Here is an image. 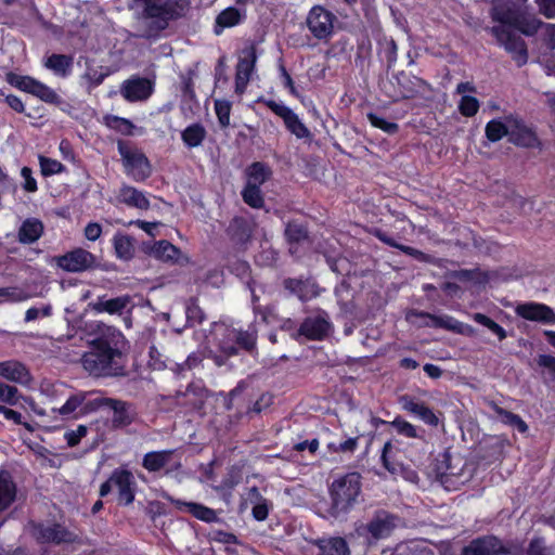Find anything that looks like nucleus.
Segmentation results:
<instances>
[{"instance_id":"1","label":"nucleus","mask_w":555,"mask_h":555,"mask_svg":"<svg viewBox=\"0 0 555 555\" xmlns=\"http://www.w3.org/2000/svg\"><path fill=\"white\" fill-rule=\"evenodd\" d=\"M125 344L122 333L108 327L107 333L94 339L91 350L82 356L83 369L96 376L117 374L122 369L121 351Z\"/></svg>"},{"instance_id":"2","label":"nucleus","mask_w":555,"mask_h":555,"mask_svg":"<svg viewBox=\"0 0 555 555\" xmlns=\"http://www.w3.org/2000/svg\"><path fill=\"white\" fill-rule=\"evenodd\" d=\"M361 491L360 475L347 474L332 483V505L330 514L336 519H343L356 504Z\"/></svg>"},{"instance_id":"3","label":"nucleus","mask_w":555,"mask_h":555,"mask_svg":"<svg viewBox=\"0 0 555 555\" xmlns=\"http://www.w3.org/2000/svg\"><path fill=\"white\" fill-rule=\"evenodd\" d=\"M118 152L121 156L127 175L135 181H143L151 175V165L146 156L138 149L124 142H118Z\"/></svg>"},{"instance_id":"4","label":"nucleus","mask_w":555,"mask_h":555,"mask_svg":"<svg viewBox=\"0 0 555 555\" xmlns=\"http://www.w3.org/2000/svg\"><path fill=\"white\" fill-rule=\"evenodd\" d=\"M492 34L498 39L499 43L512 55L518 66H522L527 63V47L520 35L505 24L493 27Z\"/></svg>"},{"instance_id":"5","label":"nucleus","mask_w":555,"mask_h":555,"mask_svg":"<svg viewBox=\"0 0 555 555\" xmlns=\"http://www.w3.org/2000/svg\"><path fill=\"white\" fill-rule=\"evenodd\" d=\"M8 81L20 90L30 93L50 104L61 103L59 94L49 86L28 76L8 75Z\"/></svg>"},{"instance_id":"6","label":"nucleus","mask_w":555,"mask_h":555,"mask_svg":"<svg viewBox=\"0 0 555 555\" xmlns=\"http://www.w3.org/2000/svg\"><path fill=\"white\" fill-rule=\"evenodd\" d=\"M335 15L321 5H314L308 13L306 24L314 38L325 40L334 30Z\"/></svg>"},{"instance_id":"7","label":"nucleus","mask_w":555,"mask_h":555,"mask_svg":"<svg viewBox=\"0 0 555 555\" xmlns=\"http://www.w3.org/2000/svg\"><path fill=\"white\" fill-rule=\"evenodd\" d=\"M91 409L108 408L112 411V424L114 427L128 426L134 417V413L130 404L116 399L95 396L89 404Z\"/></svg>"},{"instance_id":"8","label":"nucleus","mask_w":555,"mask_h":555,"mask_svg":"<svg viewBox=\"0 0 555 555\" xmlns=\"http://www.w3.org/2000/svg\"><path fill=\"white\" fill-rule=\"evenodd\" d=\"M399 451L398 440H390L384 444L382 452V461L385 468L395 476H400L410 482H417V473L397 462V454Z\"/></svg>"},{"instance_id":"9","label":"nucleus","mask_w":555,"mask_h":555,"mask_svg":"<svg viewBox=\"0 0 555 555\" xmlns=\"http://www.w3.org/2000/svg\"><path fill=\"white\" fill-rule=\"evenodd\" d=\"M142 466L150 473L166 469L167 473L181 467V461L175 450H162L147 452L142 460Z\"/></svg>"},{"instance_id":"10","label":"nucleus","mask_w":555,"mask_h":555,"mask_svg":"<svg viewBox=\"0 0 555 555\" xmlns=\"http://www.w3.org/2000/svg\"><path fill=\"white\" fill-rule=\"evenodd\" d=\"M94 395V391H77L72 393L61 408L53 411L63 417H77L94 412L96 409H91L89 405L95 398Z\"/></svg>"},{"instance_id":"11","label":"nucleus","mask_w":555,"mask_h":555,"mask_svg":"<svg viewBox=\"0 0 555 555\" xmlns=\"http://www.w3.org/2000/svg\"><path fill=\"white\" fill-rule=\"evenodd\" d=\"M57 267L67 272H82L92 268L95 257L88 250L76 248L55 258Z\"/></svg>"},{"instance_id":"12","label":"nucleus","mask_w":555,"mask_h":555,"mask_svg":"<svg viewBox=\"0 0 555 555\" xmlns=\"http://www.w3.org/2000/svg\"><path fill=\"white\" fill-rule=\"evenodd\" d=\"M257 55L253 46L243 50L236 66L235 91L243 93L249 82L251 73L254 72Z\"/></svg>"},{"instance_id":"13","label":"nucleus","mask_w":555,"mask_h":555,"mask_svg":"<svg viewBox=\"0 0 555 555\" xmlns=\"http://www.w3.org/2000/svg\"><path fill=\"white\" fill-rule=\"evenodd\" d=\"M120 93L129 102L144 101L153 93V82L146 78H131L122 83Z\"/></svg>"},{"instance_id":"14","label":"nucleus","mask_w":555,"mask_h":555,"mask_svg":"<svg viewBox=\"0 0 555 555\" xmlns=\"http://www.w3.org/2000/svg\"><path fill=\"white\" fill-rule=\"evenodd\" d=\"M517 315L535 322L545 324L555 323V312L546 305L538 302H527L518 305L515 309Z\"/></svg>"},{"instance_id":"15","label":"nucleus","mask_w":555,"mask_h":555,"mask_svg":"<svg viewBox=\"0 0 555 555\" xmlns=\"http://www.w3.org/2000/svg\"><path fill=\"white\" fill-rule=\"evenodd\" d=\"M134 3L142 9L145 18L167 21L175 16L173 3L168 0H135Z\"/></svg>"},{"instance_id":"16","label":"nucleus","mask_w":555,"mask_h":555,"mask_svg":"<svg viewBox=\"0 0 555 555\" xmlns=\"http://www.w3.org/2000/svg\"><path fill=\"white\" fill-rule=\"evenodd\" d=\"M331 331V323L326 313L307 318L299 328V334L311 340L323 339Z\"/></svg>"},{"instance_id":"17","label":"nucleus","mask_w":555,"mask_h":555,"mask_svg":"<svg viewBox=\"0 0 555 555\" xmlns=\"http://www.w3.org/2000/svg\"><path fill=\"white\" fill-rule=\"evenodd\" d=\"M463 555H512L494 537L473 541L464 548Z\"/></svg>"},{"instance_id":"18","label":"nucleus","mask_w":555,"mask_h":555,"mask_svg":"<svg viewBox=\"0 0 555 555\" xmlns=\"http://www.w3.org/2000/svg\"><path fill=\"white\" fill-rule=\"evenodd\" d=\"M112 482L118 491V500L128 505L134 500V480L129 470L117 469L112 474Z\"/></svg>"},{"instance_id":"19","label":"nucleus","mask_w":555,"mask_h":555,"mask_svg":"<svg viewBox=\"0 0 555 555\" xmlns=\"http://www.w3.org/2000/svg\"><path fill=\"white\" fill-rule=\"evenodd\" d=\"M34 537L40 542H72L74 541L73 533L65 530L60 525L43 526L36 525L33 527Z\"/></svg>"},{"instance_id":"20","label":"nucleus","mask_w":555,"mask_h":555,"mask_svg":"<svg viewBox=\"0 0 555 555\" xmlns=\"http://www.w3.org/2000/svg\"><path fill=\"white\" fill-rule=\"evenodd\" d=\"M509 122L512 124L509 132L511 142L525 147H533L538 144V139L534 132L526 125H524L519 119L509 116Z\"/></svg>"},{"instance_id":"21","label":"nucleus","mask_w":555,"mask_h":555,"mask_svg":"<svg viewBox=\"0 0 555 555\" xmlns=\"http://www.w3.org/2000/svg\"><path fill=\"white\" fill-rule=\"evenodd\" d=\"M0 376L18 384H28L31 380L28 369L16 360L0 362Z\"/></svg>"},{"instance_id":"22","label":"nucleus","mask_w":555,"mask_h":555,"mask_svg":"<svg viewBox=\"0 0 555 555\" xmlns=\"http://www.w3.org/2000/svg\"><path fill=\"white\" fill-rule=\"evenodd\" d=\"M165 498L168 501H170L178 511L188 512L199 520L210 522L217 518V515L214 509L202 504L193 502H183L180 500H176L170 495H165Z\"/></svg>"},{"instance_id":"23","label":"nucleus","mask_w":555,"mask_h":555,"mask_svg":"<svg viewBox=\"0 0 555 555\" xmlns=\"http://www.w3.org/2000/svg\"><path fill=\"white\" fill-rule=\"evenodd\" d=\"M150 255L157 260L169 263L180 262L183 258L181 250L165 240L154 243L150 248Z\"/></svg>"},{"instance_id":"24","label":"nucleus","mask_w":555,"mask_h":555,"mask_svg":"<svg viewBox=\"0 0 555 555\" xmlns=\"http://www.w3.org/2000/svg\"><path fill=\"white\" fill-rule=\"evenodd\" d=\"M400 402L403 410L412 413L413 415L422 420L424 423L431 426L438 425L439 420L437 415L434 413L431 409H429L424 403L417 402L409 397H402Z\"/></svg>"},{"instance_id":"25","label":"nucleus","mask_w":555,"mask_h":555,"mask_svg":"<svg viewBox=\"0 0 555 555\" xmlns=\"http://www.w3.org/2000/svg\"><path fill=\"white\" fill-rule=\"evenodd\" d=\"M118 199L127 206L146 210L150 207V201L146 195L138 189L124 185L119 190Z\"/></svg>"},{"instance_id":"26","label":"nucleus","mask_w":555,"mask_h":555,"mask_svg":"<svg viewBox=\"0 0 555 555\" xmlns=\"http://www.w3.org/2000/svg\"><path fill=\"white\" fill-rule=\"evenodd\" d=\"M130 302L129 296H120L112 299L99 298L90 304L91 309L96 313L107 312L109 314H119Z\"/></svg>"},{"instance_id":"27","label":"nucleus","mask_w":555,"mask_h":555,"mask_svg":"<svg viewBox=\"0 0 555 555\" xmlns=\"http://www.w3.org/2000/svg\"><path fill=\"white\" fill-rule=\"evenodd\" d=\"M395 527L393 518L383 514L377 515L365 527L373 540H379L388 537Z\"/></svg>"},{"instance_id":"28","label":"nucleus","mask_w":555,"mask_h":555,"mask_svg":"<svg viewBox=\"0 0 555 555\" xmlns=\"http://www.w3.org/2000/svg\"><path fill=\"white\" fill-rule=\"evenodd\" d=\"M245 17V12L230 7L223 10L216 18L215 33L220 35L224 28L238 25Z\"/></svg>"},{"instance_id":"29","label":"nucleus","mask_w":555,"mask_h":555,"mask_svg":"<svg viewBox=\"0 0 555 555\" xmlns=\"http://www.w3.org/2000/svg\"><path fill=\"white\" fill-rule=\"evenodd\" d=\"M43 232V225L38 219L31 218L25 220L18 230V240L23 244L36 242Z\"/></svg>"},{"instance_id":"30","label":"nucleus","mask_w":555,"mask_h":555,"mask_svg":"<svg viewBox=\"0 0 555 555\" xmlns=\"http://www.w3.org/2000/svg\"><path fill=\"white\" fill-rule=\"evenodd\" d=\"M44 66L56 76L66 77L72 70L73 59L64 54H52L47 57Z\"/></svg>"},{"instance_id":"31","label":"nucleus","mask_w":555,"mask_h":555,"mask_svg":"<svg viewBox=\"0 0 555 555\" xmlns=\"http://www.w3.org/2000/svg\"><path fill=\"white\" fill-rule=\"evenodd\" d=\"M490 406L493 410V412L495 413L496 417L503 424L514 427L520 433H526L528 430V425L517 414H514L507 410H504L495 403H491Z\"/></svg>"},{"instance_id":"32","label":"nucleus","mask_w":555,"mask_h":555,"mask_svg":"<svg viewBox=\"0 0 555 555\" xmlns=\"http://www.w3.org/2000/svg\"><path fill=\"white\" fill-rule=\"evenodd\" d=\"M15 499V486L7 472L0 473V512L4 511Z\"/></svg>"},{"instance_id":"33","label":"nucleus","mask_w":555,"mask_h":555,"mask_svg":"<svg viewBox=\"0 0 555 555\" xmlns=\"http://www.w3.org/2000/svg\"><path fill=\"white\" fill-rule=\"evenodd\" d=\"M511 128L509 116L505 117L504 121L492 119L486 125V135L490 141L496 142L505 135L509 137Z\"/></svg>"},{"instance_id":"34","label":"nucleus","mask_w":555,"mask_h":555,"mask_svg":"<svg viewBox=\"0 0 555 555\" xmlns=\"http://www.w3.org/2000/svg\"><path fill=\"white\" fill-rule=\"evenodd\" d=\"M271 171L262 163H254L246 170V185L261 186L270 177Z\"/></svg>"},{"instance_id":"35","label":"nucleus","mask_w":555,"mask_h":555,"mask_svg":"<svg viewBox=\"0 0 555 555\" xmlns=\"http://www.w3.org/2000/svg\"><path fill=\"white\" fill-rule=\"evenodd\" d=\"M205 137V128L198 124L186 127L181 134L182 141L190 149L199 146Z\"/></svg>"},{"instance_id":"36","label":"nucleus","mask_w":555,"mask_h":555,"mask_svg":"<svg viewBox=\"0 0 555 555\" xmlns=\"http://www.w3.org/2000/svg\"><path fill=\"white\" fill-rule=\"evenodd\" d=\"M322 555H349V547L343 538H331L321 544Z\"/></svg>"},{"instance_id":"37","label":"nucleus","mask_w":555,"mask_h":555,"mask_svg":"<svg viewBox=\"0 0 555 555\" xmlns=\"http://www.w3.org/2000/svg\"><path fill=\"white\" fill-rule=\"evenodd\" d=\"M249 498L255 503L253 506V516L257 520H264L268 516V505L264 499L259 495L257 488L249 490Z\"/></svg>"},{"instance_id":"38","label":"nucleus","mask_w":555,"mask_h":555,"mask_svg":"<svg viewBox=\"0 0 555 555\" xmlns=\"http://www.w3.org/2000/svg\"><path fill=\"white\" fill-rule=\"evenodd\" d=\"M244 202L253 208H260L263 205V196L260 186L246 185L242 192Z\"/></svg>"},{"instance_id":"39","label":"nucleus","mask_w":555,"mask_h":555,"mask_svg":"<svg viewBox=\"0 0 555 555\" xmlns=\"http://www.w3.org/2000/svg\"><path fill=\"white\" fill-rule=\"evenodd\" d=\"M286 128L298 139H306L311 137L309 129L301 122L298 116L294 113L284 120Z\"/></svg>"},{"instance_id":"40","label":"nucleus","mask_w":555,"mask_h":555,"mask_svg":"<svg viewBox=\"0 0 555 555\" xmlns=\"http://www.w3.org/2000/svg\"><path fill=\"white\" fill-rule=\"evenodd\" d=\"M515 25L519 31L527 36L534 35L539 28L543 26L542 23L533 16L517 18L515 20Z\"/></svg>"},{"instance_id":"41","label":"nucleus","mask_w":555,"mask_h":555,"mask_svg":"<svg viewBox=\"0 0 555 555\" xmlns=\"http://www.w3.org/2000/svg\"><path fill=\"white\" fill-rule=\"evenodd\" d=\"M479 101L470 95H463L459 102V111L463 116H475L479 109Z\"/></svg>"},{"instance_id":"42","label":"nucleus","mask_w":555,"mask_h":555,"mask_svg":"<svg viewBox=\"0 0 555 555\" xmlns=\"http://www.w3.org/2000/svg\"><path fill=\"white\" fill-rule=\"evenodd\" d=\"M41 173L46 177L62 172L65 167L56 159L39 156Z\"/></svg>"},{"instance_id":"43","label":"nucleus","mask_w":555,"mask_h":555,"mask_svg":"<svg viewBox=\"0 0 555 555\" xmlns=\"http://www.w3.org/2000/svg\"><path fill=\"white\" fill-rule=\"evenodd\" d=\"M367 119L373 127L378 128L388 134H393L398 131L397 124L388 121L374 113H369Z\"/></svg>"},{"instance_id":"44","label":"nucleus","mask_w":555,"mask_h":555,"mask_svg":"<svg viewBox=\"0 0 555 555\" xmlns=\"http://www.w3.org/2000/svg\"><path fill=\"white\" fill-rule=\"evenodd\" d=\"M474 320L477 323L488 327L493 334H495L499 337L500 340H502L506 337L505 330L501 325H499L496 322H494L493 320L488 318L487 315L481 314V313H476V314H474Z\"/></svg>"},{"instance_id":"45","label":"nucleus","mask_w":555,"mask_h":555,"mask_svg":"<svg viewBox=\"0 0 555 555\" xmlns=\"http://www.w3.org/2000/svg\"><path fill=\"white\" fill-rule=\"evenodd\" d=\"M115 251L121 259H130L133 254V246L127 236L116 237L114 240Z\"/></svg>"},{"instance_id":"46","label":"nucleus","mask_w":555,"mask_h":555,"mask_svg":"<svg viewBox=\"0 0 555 555\" xmlns=\"http://www.w3.org/2000/svg\"><path fill=\"white\" fill-rule=\"evenodd\" d=\"M227 333V338L229 341L236 340L240 345H242L246 349H250L254 347L255 338L253 335L243 332H236L235 330L223 328Z\"/></svg>"},{"instance_id":"47","label":"nucleus","mask_w":555,"mask_h":555,"mask_svg":"<svg viewBox=\"0 0 555 555\" xmlns=\"http://www.w3.org/2000/svg\"><path fill=\"white\" fill-rule=\"evenodd\" d=\"M391 427L400 435L402 436H405L408 438H416L418 437L417 435V429L414 425H412L411 423L402 420V418H395L392 422H391Z\"/></svg>"},{"instance_id":"48","label":"nucleus","mask_w":555,"mask_h":555,"mask_svg":"<svg viewBox=\"0 0 555 555\" xmlns=\"http://www.w3.org/2000/svg\"><path fill=\"white\" fill-rule=\"evenodd\" d=\"M285 235L289 242L299 243L307 238V231L300 223L289 222L285 229Z\"/></svg>"},{"instance_id":"49","label":"nucleus","mask_w":555,"mask_h":555,"mask_svg":"<svg viewBox=\"0 0 555 555\" xmlns=\"http://www.w3.org/2000/svg\"><path fill=\"white\" fill-rule=\"evenodd\" d=\"M18 401L17 388L0 383V402L15 405Z\"/></svg>"},{"instance_id":"50","label":"nucleus","mask_w":555,"mask_h":555,"mask_svg":"<svg viewBox=\"0 0 555 555\" xmlns=\"http://www.w3.org/2000/svg\"><path fill=\"white\" fill-rule=\"evenodd\" d=\"M528 555H555V548L546 546L543 539H533L528 548Z\"/></svg>"},{"instance_id":"51","label":"nucleus","mask_w":555,"mask_h":555,"mask_svg":"<svg viewBox=\"0 0 555 555\" xmlns=\"http://www.w3.org/2000/svg\"><path fill=\"white\" fill-rule=\"evenodd\" d=\"M215 111L218 116L219 122L222 127H227L230 124V111L231 104L224 100H217L215 102Z\"/></svg>"},{"instance_id":"52","label":"nucleus","mask_w":555,"mask_h":555,"mask_svg":"<svg viewBox=\"0 0 555 555\" xmlns=\"http://www.w3.org/2000/svg\"><path fill=\"white\" fill-rule=\"evenodd\" d=\"M87 433H88L87 426L79 425L75 430L66 431L64 434V438L69 447H75L87 435Z\"/></svg>"},{"instance_id":"53","label":"nucleus","mask_w":555,"mask_h":555,"mask_svg":"<svg viewBox=\"0 0 555 555\" xmlns=\"http://www.w3.org/2000/svg\"><path fill=\"white\" fill-rule=\"evenodd\" d=\"M0 296L8 297L11 301H24L29 298L28 294L17 287H7V288H0Z\"/></svg>"},{"instance_id":"54","label":"nucleus","mask_w":555,"mask_h":555,"mask_svg":"<svg viewBox=\"0 0 555 555\" xmlns=\"http://www.w3.org/2000/svg\"><path fill=\"white\" fill-rule=\"evenodd\" d=\"M537 362L539 366L546 370L551 378L555 382V357L550 354H540Z\"/></svg>"},{"instance_id":"55","label":"nucleus","mask_w":555,"mask_h":555,"mask_svg":"<svg viewBox=\"0 0 555 555\" xmlns=\"http://www.w3.org/2000/svg\"><path fill=\"white\" fill-rule=\"evenodd\" d=\"M376 236L382 242L386 243L387 245L396 247V248H399L402 251H404L405 254L413 255V256L420 254L416 249H414V248H412L410 246H404V245L397 244L390 236H388L387 234H385V233H383L380 231L376 232Z\"/></svg>"},{"instance_id":"56","label":"nucleus","mask_w":555,"mask_h":555,"mask_svg":"<svg viewBox=\"0 0 555 555\" xmlns=\"http://www.w3.org/2000/svg\"><path fill=\"white\" fill-rule=\"evenodd\" d=\"M21 176L24 179L23 188L27 192H36L37 191V181L33 177V171L29 167H23L21 170Z\"/></svg>"},{"instance_id":"57","label":"nucleus","mask_w":555,"mask_h":555,"mask_svg":"<svg viewBox=\"0 0 555 555\" xmlns=\"http://www.w3.org/2000/svg\"><path fill=\"white\" fill-rule=\"evenodd\" d=\"M107 124L108 126L117 128L119 131L124 133H130L131 129L133 128L131 121L116 116L107 118Z\"/></svg>"},{"instance_id":"58","label":"nucleus","mask_w":555,"mask_h":555,"mask_svg":"<svg viewBox=\"0 0 555 555\" xmlns=\"http://www.w3.org/2000/svg\"><path fill=\"white\" fill-rule=\"evenodd\" d=\"M0 414H2L8 421H12L15 424H23L28 430H31V427L27 423L22 422L21 413L8 409L4 405H0Z\"/></svg>"},{"instance_id":"59","label":"nucleus","mask_w":555,"mask_h":555,"mask_svg":"<svg viewBox=\"0 0 555 555\" xmlns=\"http://www.w3.org/2000/svg\"><path fill=\"white\" fill-rule=\"evenodd\" d=\"M543 40L550 50L555 49V24L543 25Z\"/></svg>"},{"instance_id":"60","label":"nucleus","mask_w":555,"mask_h":555,"mask_svg":"<svg viewBox=\"0 0 555 555\" xmlns=\"http://www.w3.org/2000/svg\"><path fill=\"white\" fill-rule=\"evenodd\" d=\"M285 286L292 292L297 293L301 300H306L308 298V295L304 292V288L307 287V284L304 282L298 280H287L285 282Z\"/></svg>"},{"instance_id":"61","label":"nucleus","mask_w":555,"mask_h":555,"mask_svg":"<svg viewBox=\"0 0 555 555\" xmlns=\"http://www.w3.org/2000/svg\"><path fill=\"white\" fill-rule=\"evenodd\" d=\"M268 106L270 107V109L273 113H275L278 116H280L283 120H286L287 118L289 119V116H292L294 114V112L289 107H287L281 103L270 102L268 104Z\"/></svg>"},{"instance_id":"62","label":"nucleus","mask_w":555,"mask_h":555,"mask_svg":"<svg viewBox=\"0 0 555 555\" xmlns=\"http://www.w3.org/2000/svg\"><path fill=\"white\" fill-rule=\"evenodd\" d=\"M102 234V227L96 222H90L85 228V236L89 241H96Z\"/></svg>"},{"instance_id":"63","label":"nucleus","mask_w":555,"mask_h":555,"mask_svg":"<svg viewBox=\"0 0 555 555\" xmlns=\"http://www.w3.org/2000/svg\"><path fill=\"white\" fill-rule=\"evenodd\" d=\"M540 11L547 17H555V0H537Z\"/></svg>"},{"instance_id":"64","label":"nucleus","mask_w":555,"mask_h":555,"mask_svg":"<svg viewBox=\"0 0 555 555\" xmlns=\"http://www.w3.org/2000/svg\"><path fill=\"white\" fill-rule=\"evenodd\" d=\"M5 102L15 112L22 113L25 109V106H24L22 100L15 95H12V94L8 95L5 98Z\"/></svg>"}]
</instances>
